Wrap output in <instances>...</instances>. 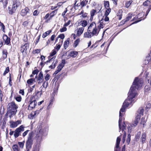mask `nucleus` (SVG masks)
Here are the masks:
<instances>
[{"instance_id": "f257e3e1", "label": "nucleus", "mask_w": 151, "mask_h": 151, "mask_svg": "<svg viewBox=\"0 0 151 151\" xmlns=\"http://www.w3.org/2000/svg\"><path fill=\"white\" fill-rule=\"evenodd\" d=\"M143 83V80L142 78H139L138 77L135 78L128 93L127 99L124 101L123 104L127 107L130 105L131 106L135 102L133 99L137 95L136 90H138L141 88Z\"/></svg>"}, {"instance_id": "f03ea898", "label": "nucleus", "mask_w": 151, "mask_h": 151, "mask_svg": "<svg viewBox=\"0 0 151 151\" xmlns=\"http://www.w3.org/2000/svg\"><path fill=\"white\" fill-rule=\"evenodd\" d=\"M99 32L96 25L94 22H92L88 27L87 32L84 33L83 37L86 38H91L94 36H97Z\"/></svg>"}, {"instance_id": "7ed1b4c3", "label": "nucleus", "mask_w": 151, "mask_h": 151, "mask_svg": "<svg viewBox=\"0 0 151 151\" xmlns=\"http://www.w3.org/2000/svg\"><path fill=\"white\" fill-rule=\"evenodd\" d=\"M18 107V105L16 104L15 102L14 101L9 103L7 105L8 111L6 115H7V114L10 113L11 115L9 116L10 118L12 115H15L17 112V109Z\"/></svg>"}, {"instance_id": "20e7f679", "label": "nucleus", "mask_w": 151, "mask_h": 151, "mask_svg": "<svg viewBox=\"0 0 151 151\" xmlns=\"http://www.w3.org/2000/svg\"><path fill=\"white\" fill-rule=\"evenodd\" d=\"M25 102L28 103L29 105L28 110H31L35 108L37 104V102L34 96H32L29 98H27L25 100Z\"/></svg>"}, {"instance_id": "39448f33", "label": "nucleus", "mask_w": 151, "mask_h": 151, "mask_svg": "<svg viewBox=\"0 0 151 151\" xmlns=\"http://www.w3.org/2000/svg\"><path fill=\"white\" fill-rule=\"evenodd\" d=\"M21 3L19 1H14L12 6L8 7V12L9 14L12 15L15 13L18 7L20 5Z\"/></svg>"}, {"instance_id": "423d86ee", "label": "nucleus", "mask_w": 151, "mask_h": 151, "mask_svg": "<svg viewBox=\"0 0 151 151\" xmlns=\"http://www.w3.org/2000/svg\"><path fill=\"white\" fill-rule=\"evenodd\" d=\"M35 133L33 131L29 133L26 142V148L31 149L33 144Z\"/></svg>"}, {"instance_id": "0eeeda50", "label": "nucleus", "mask_w": 151, "mask_h": 151, "mask_svg": "<svg viewBox=\"0 0 151 151\" xmlns=\"http://www.w3.org/2000/svg\"><path fill=\"white\" fill-rule=\"evenodd\" d=\"M38 132L35 138L37 143H40L42 140V137L44 134V129L42 128L41 126H40L38 129Z\"/></svg>"}, {"instance_id": "6e6552de", "label": "nucleus", "mask_w": 151, "mask_h": 151, "mask_svg": "<svg viewBox=\"0 0 151 151\" xmlns=\"http://www.w3.org/2000/svg\"><path fill=\"white\" fill-rule=\"evenodd\" d=\"M58 9H56L52 11L50 14L47 13L43 17L44 19L46 20L45 22L48 23L49 21L52 19V17L55 15L57 12Z\"/></svg>"}, {"instance_id": "1a4fd4ad", "label": "nucleus", "mask_w": 151, "mask_h": 151, "mask_svg": "<svg viewBox=\"0 0 151 151\" xmlns=\"http://www.w3.org/2000/svg\"><path fill=\"white\" fill-rule=\"evenodd\" d=\"M127 108L124 104H123L122 108L119 111V128L121 129V124L122 120L123 119L122 116H123V114L122 113V112H123L125 111V109Z\"/></svg>"}, {"instance_id": "9d476101", "label": "nucleus", "mask_w": 151, "mask_h": 151, "mask_svg": "<svg viewBox=\"0 0 151 151\" xmlns=\"http://www.w3.org/2000/svg\"><path fill=\"white\" fill-rule=\"evenodd\" d=\"M24 127L23 125H21L19 127L16 129L14 131V136L15 138L18 137L20 135L21 132L24 130Z\"/></svg>"}, {"instance_id": "9b49d317", "label": "nucleus", "mask_w": 151, "mask_h": 151, "mask_svg": "<svg viewBox=\"0 0 151 151\" xmlns=\"http://www.w3.org/2000/svg\"><path fill=\"white\" fill-rule=\"evenodd\" d=\"M144 16V14L143 12H141L139 13L135 17H134L131 21H133L135 19H137L138 20L134 22L131 24H133L137 23L138 22L142 20H143L145 17L144 18L143 17Z\"/></svg>"}, {"instance_id": "f8f14e48", "label": "nucleus", "mask_w": 151, "mask_h": 151, "mask_svg": "<svg viewBox=\"0 0 151 151\" xmlns=\"http://www.w3.org/2000/svg\"><path fill=\"white\" fill-rule=\"evenodd\" d=\"M51 78V76L48 73H46L44 74V78L45 81H44L42 85V86L40 87V88L42 87L46 89L48 86V81L50 80Z\"/></svg>"}, {"instance_id": "ddd939ff", "label": "nucleus", "mask_w": 151, "mask_h": 151, "mask_svg": "<svg viewBox=\"0 0 151 151\" xmlns=\"http://www.w3.org/2000/svg\"><path fill=\"white\" fill-rule=\"evenodd\" d=\"M2 39L4 42V45H6L8 46L11 45V38L8 37V36L5 34L3 35Z\"/></svg>"}, {"instance_id": "4468645a", "label": "nucleus", "mask_w": 151, "mask_h": 151, "mask_svg": "<svg viewBox=\"0 0 151 151\" xmlns=\"http://www.w3.org/2000/svg\"><path fill=\"white\" fill-rule=\"evenodd\" d=\"M22 121L21 120H18L14 122L13 121H11L9 123L10 127L12 128H14L17 127L18 125L21 123Z\"/></svg>"}, {"instance_id": "2eb2a0df", "label": "nucleus", "mask_w": 151, "mask_h": 151, "mask_svg": "<svg viewBox=\"0 0 151 151\" xmlns=\"http://www.w3.org/2000/svg\"><path fill=\"white\" fill-rule=\"evenodd\" d=\"M132 17V14L129 13L127 14L126 17L122 20L120 22V25L124 24L126 22L129 21Z\"/></svg>"}, {"instance_id": "dca6fc26", "label": "nucleus", "mask_w": 151, "mask_h": 151, "mask_svg": "<svg viewBox=\"0 0 151 151\" xmlns=\"http://www.w3.org/2000/svg\"><path fill=\"white\" fill-rule=\"evenodd\" d=\"M29 48V44L26 43L24 45H22L20 47V51L22 53L24 52L25 53L27 52V49Z\"/></svg>"}, {"instance_id": "f3484780", "label": "nucleus", "mask_w": 151, "mask_h": 151, "mask_svg": "<svg viewBox=\"0 0 151 151\" xmlns=\"http://www.w3.org/2000/svg\"><path fill=\"white\" fill-rule=\"evenodd\" d=\"M44 78L43 73L41 71L39 73L37 76V81L38 84H40L43 83L44 81Z\"/></svg>"}, {"instance_id": "a211bd4d", "label": "nucleus", "mask_w": 151, "mask_h": 151, "mask_svg": "<svg viewBox=\"0 0 151 151\" xmlns=\"http://www.w3.org/2000/svg\"><path fill=\"white\" fill-rule=\"evenodd\" d=\"M143 4L145 6H149V8L146 12V16H147L151 9V3L150 1H145L143 3Z\"/></svg>"}, {"instance_id": "6ab92c4d", "label": "nucleus", "mask_w": 151, "mask_h": 151, "mask_svg": "<svg viewBox=\"0 0 151 151\" xmlns=\"http://www.w3.org/2000/svg\"><path fill=\"white\" fill-rule=\"evenodd\" d=\"M34 82H36L35 78H30L27 80V85L28 87H30L32 85Z\"/></svg>"}, {"instance_id": "aec40b11", "label": "nucleus", "mask_w": 151, "mask_h": 151, "mask_svg": "<svg viewBox=\"0 0 151 151\" xmlns=\"http://www.w3.org/2000/svg\"><path fill=\"white\" fill-rule=\"evenodd\" d=\"M29 11L28 8L26 7L24 9L22 10L20 13L21 15L22 16H25L29 12Z\"/></svg>"}, {"instance_id": "412c9836", "label": "nucleus", "mask_w": 151, "mask_h": 151, "mask_svg": "<svg viewBox=\"0 0 151 151\" xmlns=\"http://www.w3.org/2000/svg\"><path fill=\"white\" fill-rule=\"evenodd\" d=\"M8 54L7 50L6 49H3L2 51V56L1 57V59L4 60L6 59L7 58V56Z\"/></svg>"}, {"instance_id": "4be33fe9", "label": "nucleus", "mask_w": 151, "mask_h": 151, "mask_svg": "<svg viewBox=\"0 0 151 151\" xmlns=\"http://www.w3.org/2000/svg\"><path fill=\"white\" fill-rule=\"evenodd\" d=\"M123 15V11L122 9H119L117 12L116 14V16L117 19L119 20H120L122 18Z\"/></svg>"}, {"instance_id": "5701e85b", "label": "nucleus", "mask_w": 151, "mask_h": 151, "mask_svg": "<svg viewBox=\"0 0 151 151\" xmlns=\"http://www.w3.org/2000/svg\"><path fill=\"white\" fill-rule=\"evenodd\" d=\"M121 141V138L120 137H118L117 138L116 146L114 147V151H118L117 149L119 147V145Z\"/></svg>"}, {"instance_id": "b1692460", "label": "nucleus", "mask_w": 151, "mask_h": 151, "mask_svg": "<svg viewBox=\"0 0 151 151\" xmlns=\"http://www.w3.org/2000/svg\"><path fill=\"white\" fill-rule=\"evenodd\" d=\"M41 88H42L40 91H38L36 93L35 96H37V98H40L42 94V92H44L46 90V89H45V88H43V87H42Z\"/></svg>"}, {"instance_id": "393cba45", "label": "nucleus", "mask_w": 151, "mask_h": 151, "mask_svg": "<svg viewBox=\"0 0 151 151\" xmlns=\"http://www.w3.org/2000/svg\"><path fill=\"white\" fill-rule=\"evenodd\" d=\"M146 136V134L145 132H143L142 133L140 139L141 141L142 142V144H144L145 143Z\"/></svg>"}, {"instance_id": "a878e982", "label": "nucleus", "mask_w": 151, "mask_h": 151, "mask_svg": "<svg viewBox=\"0 0 151 151\" xmlns=\"http://www.w3.org/2000/svg\"><path fill=\"white\" fill-rule=\"evenodd\" d=\"M78 54V52L75 51H72L70 52L68 55L70 57L74 58L76 57Z\"/></svg>"}, {"instance_id": "bb28decb", "label": "nucleus", "mask_w": 151, "mask_h": 151, "mask_svg": "<svg viewBox=\"0 0 151 151\" xmlns=\"http://www.w3.org/2000/svg\"><path fill=\"white\" fill-rule=\"evenodd\" d=\"M98 13L96 12V11L94 9H92L90 12V15L91 17L90 18V19L91 21L93 19V17L94 16L95 14H97Z\"/></svg>"}, {"instance_id": "cd10ccee", "label": "nucleus", "mask_w": 151, "mask_h": 151, "mask_svg": "<svg viewBox=\"0 0 151 151\" xmlns=\"http://www.w3.org/2000/svg\"><path fill=\"white\" fill-rule=\"evenodd\" d=\"M84 30V28L83 27H81L79 28L77 31L76 35L77 36H80L83 33Z\"/></svg>"}, {"instance_id": "c85d7f7f", "label": "nucleus", "mask_w": 151, "mask_h": 151, "mask_svg": "<svg viewBox=\"0 0 151 151\" xmlns=\"http://www.w3.org/2000/svg\"><path fill=\"white\" fill-rule=\"evenodd\" d=\"M70 38H68L64 42V47L65 49L68 47L69 44Z\"/></svg>"}, {"instance_id": "c756f323", "label": "nucleus", "mask_w": 151, "mask_h": 151, "mask_svg": "<svg viewBox=\"0 0 151 151\" xmlns=\"http://www.w3.org/2000/svg\"><path fill=\"white\" fill-rule=\"evenodd\" d=\"M63 42V40H60V42L58 44H57L55 46V49L57 50V51H58L60 49L61 46Z\"/></svg>"}, {"instance_id": "7c9ffc66", "label": "nucleus", "mask_w": 151, "mask_h": 151, "mask_svg": "<svg viewBox=\"0 0 151 151\" xmlns=\"http://www.w3.org/2000/svg\"><path fill=\"white\" fill-rule=\"evenodd\" d=\"M52 32V31L51 30H49L45 32L42 35V37L43 38H44L46 37L47 36L49 35Z\"/></svg>"}, {"instance_id": "2f4dec72", "label": "nucleus", "mask_w": 151, "mask_h": 151, "mask_svg": "<svg viewBox=\"0 0 151 151\" xmlns=\"http://www.w3.org/2000/svg\"><path fill=\"white\" fill-rule=\"evenodd\" d=\"M144 111V109L142 107H140L139 108L137 111V112L138 113V114L141 115H143V114Z\"/></svg>"}, {"instance_id": "473e14b6", "label": "nucleus", "mask_w": 151, "mask_h": 151, "mask_svg": "<svg viewBox=\"0 0 151 151\" xmlns=\"http://www.w3.org/2000/svg\"><path fill=\"white\" fill-rule=\"evenodd\" d=\"M102 8L101 5L98 4L97 6L95 8V9L96 11V12L98 13L99 12Z\"/></svg>"}, {"instance_id": "72a5a7b5", "label": "nucleus", "mask_w": 151, "mask_h": 151, "mask_svg": "<svg viewBox=\"0 0 151 151\" xmlns=\"http://www.w3.org/2000/svg\"><path fill=\"white\" fill-rule=\"evenodd\" d=\"M14 99H15L16 101L18 102H20L22 100V97L20 95H18L17 96H15L14 97Z\"/></svg>"}, {"instance_id": "f704fd0d", "label": "nucleus", "mask_w": 151, "mask_h": 151, "mask_svg": "<svg viewBox=\"0 0 151 151\" xmlns=\"http://www.w3.org/2000/svg\"><path fill=\"white\" fill-rule=\"evenodd\" d=\"M12 148L13 151H19V149L18 145L17 144L13 145Z\"/></svg>"}, {"instance_id": "c9c22d12", "label": "nucleus", "mask_w": 151, "mask_h": 151, "mask_svg": "<svg viewBox=\"0 0 151 151\" xmlns=\"http://www.w3.org/2000/svg\"><path fill=\"white\" fill-rule=\"evenodd\" d=\"M146 121L145 120V118L144 117H142L141 119L140 124H143V127H145Z\"/></svg>"}, {"instance_id": "e433bc0d", "label": "nucleus", "mask_w": 151, "mask_h": 151, "mask_svg": "<svg viewBox=\"0 0 151 151\" xmlns=\"http://www.w3.org/2000/svg\"><path fill=\"white\" fill-rule=\"evenodd\" d=\"M80 41V40L79 38L77 39L75 41H74L73 45V47L75 48L77 47Z\"/></svg>"}, {"instance_id": "4c0bfd02", "label": "nucleus", "mask_w": 151, "mask_h": 151, "mask_svg": "<svg viewBox=\"0 0 151 151\" xmlns=\"http://www.w3.org/2000/svg\"><path fill=\"white\" fill-rule=\"evenodd\" d=\"M81 24L83 27H86L88 24L86 20H83L81 22Z\"/></svg>"}, {"instance_id": "58836bf2", "label": "nucleus", "mask_w": 151, "mask_h": 151, "mask_svg": "<svg viewBox=\"0 0 151 151\" xmlns=\"http://www.w3.org/2000/svg\"><path fill=\"white\" fill-rule=\"evenodd\" d=\"M104 5L106 9L108 8L109 7V2L107 1H104Z\"/></svg>"}, {"instance_id": "ea45409f", "label": "nucleus", "mask_w": 151, "mask_h": 151, "mask_svg": "<svg viewBox=\"0 0 151 151\" xmlns=\"http://www.w3.org/2000/svg\"><path fill=\"white\" fill-rule=\"evenodd\" d=\"M118 33L116 34L115 35L114 34H113L110 38V42L109 43V45H110L111 42L113 41V40H114V38L117 35Z\"/></svg>"}, {"instance_id": "a19ab883", "label": "nucleus", "mask_w": 151, "mask_h": 151, "mask_svg": "<svg viewBox=\"0 0 151 151\" xmlns=\"http://www.w3.org/2000/svg\"><path fill=\"white\" fill-rule=\"evenodd\" d=\"M133 1H127L125 3V7L128 8L132 2Z\"/></svg>"}, {"instance_id": "79ce46f5", "label": "nucleus", "mask_w": 151, "mask_h": 151, "mask_svg": "<svg viewBox=\"0 0 151 151\" xmlns=\"http://www.w3.org/2000/svg\"><path fill=\"white\" fill-rule=\"evenodd\" d=\"M88 1H82L80 2L81 7H83L86 5L88 3Z\"/></svg>"}, {"instance_id": "37998d69", "label": "nucleus", "mask_w": 151, "mask_h": 151, "mask_svg": "<svg viewBox=\"0 0 151 151\" xmlns=\"http://www.w3.org/2000/svg\"><path fill=\"white\" fill-rule=\"evenodd\" d=\"M40 111L38 110H36V111L33 112V114L32 113L31 114L32 116L34 117L36 115H38Z\"/></svg>"}, {"instance_id": "c03bdc74", "label": "nucleus", "mask_w": 151, "mask_h": 151, "mask_svg": "<svg viewBox=\"0 0 151 151\" xmlns=\"http://www.w3.org/2000/svg\"><path fill=\"white\" fill-rule=\"evenodd\" d=\"M106 9H107L105 12L104 15L108 16L109 15V14L111 12V9L110 8Z\"/></svg>"}, {"instance_id": "a18cd8bd", "label": "nucleus", "mask_w": 151, "mask_h": 151, "mask_svg": "<svg viewBox=\"0 0 151 151\" xmlns=\"http://www.w3.org/2000/svg\"><path fill=\"white\" fill-rule=\"evenodd\" d=\"M89 4L92 6H94L96 5V3L94 1H89Z\"/></svg>"}, {"instance_id": "49530a36", "label": "nucleus", "mask_w": 151, "mask_h": 151, "mask_svg": "<svg viewBox=\"0 0 151 151\" xmlns=\"http://www.w3.org/2000/svg\"><path fill=\"white\" fill-rule=\"evenodd\" d=\"M0 26L1 27V29H2L3 32H5V26L4 24L0 22Z\"/></svg>"}, {"instance_id": "de8ad7c7", "label": "nucleus", "mask_w": 151, "mask_h": 151, "mask_svg": "<svg viewBox=\"0 0 151 151\" xmlns=\"http://www.w3.org/2000/svg\"><path fill=\"white\" fill-rule=\"evenodd\" d=\"M41 51V50L40 49H37L35 50H34L32 52V53L33 54H35L36 53H39Z\"/></svg>"}, {"instance_id": "09e8293b", "label": "nucleus", "mask_w": 151, "mask_h": 151, "mask_svg": "<svg viewBox=\"0 0 151 151\" xmlns=\"http://www.w3.org/2000/svg\"><path fill=\"white\" fill-rule=\"evenodd\" d=\"M24 142V141H23V142H18V145L20 147L23 148Z\"/></svg>"}, {"instance_id": "8fccbe9b", "label": "nucleus", "mask_w": 151, "mask_h": 151, "mask_svg": "<svg viewBox=\"0 0 151 151\" xmlns=\"http://www.w3.org/2000/svg\"><path fill=\"white\" fill-rule=\"evenodd\" d=\"M0 2H2L4 8H6L8 4L7 1H1Z\"/></svg>"}, {"instance_id": "3c124183", "label": "nucleus", "mask_w": 151, "mask_h": 151, "mask_svg": "<svg viewBox=\"0 0 151 151\" xmlns=\"http://www.w3.org/2000/svg\"><path fill=\"white\" fill-rule=\"evenodd\" d=\"M9 67H7L6 69L4 71L3 74V75L4 76H5L6 74L7 73L9 72Z\"/></svg>"}, {"instance_id": "603ef678", "label": "nucleus", "mask_w": 151, "mask_h": 151, "mask_svg": "<svg viewBox=\"0 0 151 151\" xmlns=\"http://www.w3.org/2000/svg\"><path fill=\"white\" fill-rule=\"evenodd\" d=\"M141 132H138L137 134L136 135L135 138L136 139H139L140 137Z\"/></svg>"}, {"instance_id": "864d4df0", "label": "nucleus", "mask_w": 151, "mask_h": 151, "mask_svg": "<svg viewBox=\"0 0 151 151\" xmlns=\"http://www.w3.org/2000/svg\"><path fill=\"white\" fill-rule=\"evenodd\" d=\"M9 84L10 86H11L12 85V77L11 74L10 73H9Z\"/></svg>"}, {"instance_id": "5fc2aeb1", "label": "nucleus", "mask_w": 151, "mask_h": 151, "mask_svg": "<svg viewBox=\"0 0 151 151\" xmlns=\"http://www.w3.org/2000/svg\"><path fill=\"white\" fill-rule=\"evenodd\" d=\"M64 67V65L62 63H60L57 67V69L61 71Z\"/></svg>"}, {"instance_id": "6e6d98bb", "label": "nucleus", "mask_w": 151, "mask_h": 151, "mask_svg": "<svg viewBox=\"0 0 151 151\" xmlns=\"http://www.w3.org/2000/svg\"><path fill=\"white\" fill-rule=\"evenodd\" d=\"M29 22L28 21H24L23 22L22 25L24 27H27L28 25Z\"/></svg>"}, {"instance_id": "4d7b16f0", "label": "nucleus", "mask_w": 151, "mask_h": 151, "mask_svg": "<svg viewBox=\"0 0 151 151\" xmlns=\"http://www.w3.org/2000/svg\"><path fill=\"white\" fill-rule=\"evenodd\" d=\"M57 52L55 50H53L52 52L50 53V56H53L56 54Z\"/></svg>"}, {"instance_id": "13d9d810", "label": "nucleus", "mask_w": 151, "mask_h": 151, "mask_svg": "<svg viewBox=\"0 0 151 151\" xmlns=\"http://www.w3.org/2000/svg\"><path fill=\"white\" fill-rule=\"evenodd\" d=\"M130 137L131 135L130 134H128L127 136V143H128V144H129L131 140Z\"/></svg>"}, {"instance_id": "bf43d9fd", "label": "nucleus", "mask_w": 151, "mask_h": 151, "mask_svg": "<svg viewBox=\"0 0 151 151\" xmlns=\"http://www.w3.org/2000/svg\"><path fill=\"white\" fill-rule=\"evenodd\" d=\"M39 72V70L38 69H36L35 70H34L32 72V74L33 75H35L36 74L37 75L38 74V73Z\"/></svg>"}, {"instance_id": "052dcab7", "label": "nucleus", "mask_w": 151, "mask_h": 151, "mask_svg": "<svg viewBox=\"0 0 151 151\" xmlns=\"http://www.w3.org/2000/svg\"><path fill=\"white\" fill-rule=\"evenodd\" d=\"M99 23V24L97 28L99 30V31L101 29L103 28L104 26L102 24H101L100 23Z\"/></svg>"}, {"instance_id": "680f3d73", "label": "nucleus", "mask_w": 151, "mask_h": 151, "mask_svg": "<svg viewBox=\"0 0 151 151\" xmlns=\"http://www.w3.org/2000/svg\"><path fill=\"white\" fill-rule=\"evenodd\" d=\"M41 34H40L37 37V39L36 40L35 42V45H37L39 42L41 37Z\"/></svg>"}, {"instance_id": "e2e57ef3", "label": "nucleus", "mask_w": 151, "mask_h": 151, "mask_svg": "<svg viewBox=\"0 0 151 151\" xmlns=\"http://www.w3.org/2000/svg\"><path fill=\"white\" fill-rule=\"evenodd\" d=\"M67 29L66 27H63L62 28L60 29V31L61 32H62L65 31H66L67 30Z\"/></svg>"}, {"instance_id": "0e129e2a", "label": "nucleus", "mask_w": 151, "mask_h": 151, "mask_svg": "<svg viewBox=\"0 0 151 151\" xmlns=\"http://www.w3.org/2000/svg\"><path fill=\"white\" fill-rule=\"evenodd\" d=\"M19 93L20 94H21L22 96H24V89H20L19 91Z\"/></svg>"}, {"instance_id": "69168bd1", "label": "nucleus", "mask_w": 151, "mask_h": 151, "mask_svg": "<svg viewBox=\"0 0 151 151\" xmlns=\"http://www.w3.org/2000/svg\"><path fill=\"white\" fill-rule=\"evenodd\" d=\"M29 131V130H27L25 131L22 134V136L23 137H24L27 134L28 132Z\"/></svg>"}, {"instance_id": "338daca9", "label": "nucleus", "mask_w": 151, "mask_h": 151, "mask_svg": "<svg viewBox=\"0 0 151 151\" xmlns=\"http://www.w3.org/2000/svg\"><path fill=\"white\" fill-rule=\"evenodd\" d=\"M71 22V21L70 20H69L67 22L65 23V24L64 25V27L68 26L70 24Z\"/></svg>"}, {"instance_id": "774afa93", "label": "nucleus", "mask_w": 151, "mask_h": 151, "mask_svg": "<svg viewBox=\"0 0 151 151\" xmlns=\"http://www.w3.org/2000/svg\"><path fill=\"white\" fill-rule=\"evenodd\" d=\"M58 37L62 40H63L65 37V35L63 34H61L58 36Z\"/></svg>"}]
</instances>
